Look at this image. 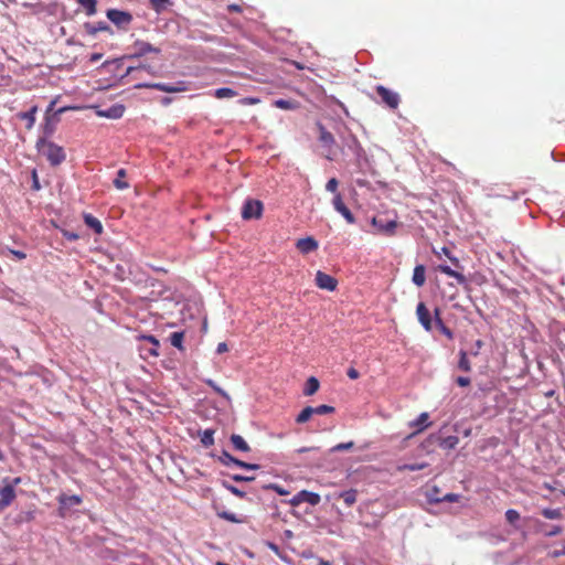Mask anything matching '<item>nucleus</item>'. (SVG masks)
<instances>
[{
  "instance_id": "nucleus-1",
  "label": "nucleus",
  "mask_w": 565,
  "mask_h": 565,
  "mask_svg": "<svg viewBox=\"0 0 565 565\" xmlns=\"http://www.w3.org/2000/svg\"><path fill=\"white\" fill-rule=\"evenodd\" d=\"M36 149L39 153L46 158L52 167H57L65 161L66 154L64 149L46 139V137L40 138L36 141Z\"/></svg>"
},
{
  "instance_id": "nucleus-2",
  "label": "nucleus",
  "mask_w": 565,
  "mask_h": 565,
  "mask_svg": "<svg viewBox=\"0 0 565 565\" xmlns=\"http://www.w3.org/2000/svg\"><path fill=\"white\" fill-rule=\"evenodd\" d=\"M132 47H134L135 51L131 54L125 55L121 58L114 60L113 62L106 61L103 64V66H106V65H108L110 63H115V64H117L119 66V65H121V61L124 58H126V60H135V58H140V57L145 56L148 53H156V54L160 53V49L159 47H156L152 44H150L148 42H145V41H141V40H137L134 43Z\"/></svg>"
},
{
  "instance_id": "nucleus-3",
  "label": "nucleus",
  "mask_w": 565,
  "mask_h": 565,
  "mask_svg": "<svg viewBox=\"0 0 565 565\" xmlns=\"http://www.w3.org/2000/svg\"><path fill=\"white\" fill-rule=\"evenodd\" d=\"M317 129L319 132L318 140L326 150L323 153L324 158H327L328 160H333L335 154V139L333 135L330 131H328L321 122H317Z\"/></svg>"
},
{
  "instance_id": "nucleus-4",
  "label": "nucleus",
  "mask_w": 565,
  "mask_h": 565,
  "mask_svg": "<svg viewBox=\"0 0 565 565\" xmlns=\"http://www.w3.org/2000/svg\"><path fill=\"white\" fill-rule=\"evenodd\" d=\"M459 444V437L451 435L443 437L440 433L430 434L428 438L424 443V447L430 445H438L440 448L445 450H451L457 447Z\"/></svg>"
},
{
  "instance_id": "nucleus-5",
  "label": "nucleus",
  "mask_w": 565,
  "mask_h": 565,
  "mask_svg": "<svg viewBox=\"0 0 565 565\" xmlns=\"http://www.w3.org/2000/svg\"><path fill=\"white\" fill-rule=\"evenodd\" d=\"M136 88H151L166 93H180L188 90V85L183 81L177 83H139Z\"/></svg>"
},
{
  "instance_id": "nucleus-6",
  "label": "nucleus",
  "mask_w": 565,
  "mask_h": 565,
  "mask_svg": "<svg viewBox=\"0 0 565 565\" xmlns=\"http://www.w3.org/2000/svg\"><path fill=\"white\" fill-rule=\"evenodd\" d=\"M263 214V203L259 200L248 199L242 207L243 220L259 218Z\"/></svg>"
},
{
  "instance_id": "nucleus-7",
  "label": "nucleus",
  "mask_w": 565,
  "mask_h": 565,
  "mask_svg": "<svg viewBox=\"0 0 565 565\" xmlns=\"http://www.w3.org/2000/svg\"><path fill=\"white\" fill-rule=\"evenodd\" d=\"M54 105H55V102H51L49 105V108L46 110L45 124L43 126L44 135L46 137L51 136L54 132L55 125L60 120L58 116L66 110V107H62V108L57 109L53 115L50 116L49 113L53 110Z\"/></svg>"
},
{
  "instance_id": "nucleus-8",
  "label": "nucleus",
  "mask_w": 565,
  "mask_h": 565,
  "mask_svg": "<svg viewBox=\"0 0 565 565\" xmlns=\"http://www.w3.org/2000/svg\"><path fill=\"white\" fill-rule=\"evenodd\" d=\"M376 93L379 94V96L381 97L382 102L387 107H390L392 109H395V108L398 107L401 98H399V95L396 92L391 90V89L386 88L383 85H377L376 86Z\"/></svg>"
},
{
  "instance_id": "nucleus-9",
  "label": "nucleus",
  "mask_w": 565,
  "mask_h": 565,
  "mask_svg": "<svg viewBox=\"0 0 565 565\" xmlns=\"http://www.w3.org/2000/svg\"><path fill=\"white\" fill-rule=\"evenodd\" d=\"M106 15L118 28H125L132 21V15L129 12L118 9L107 10Z\"/></svg>"
},
{
  "instance_id": "nucleus-10",
  "label": "nucleus",
  "mask_w": 565,
  "mask_h": 565,
  "mask_svg": "<svg viewBox=\"0 0 565 565\" xmlns=\"http://www.w3.org/2000/svg\"><path fill=\"white\" fill-rule=\"evenodd\" d=\"M372 224L376 227L379 233L388 236L393 235L397 227V222L395 220H384L381 216L373 217Z\"/></svg>"
},
{
  "instance_id": "nucleus-11",
  "label": "nucleus",
  "mask_w": 565,
  "mask_h": 565,
  "mask_svg": "<svg viewBox=\"0 0 565 565\" xmlns=\"http://www.w3.org/2000/svg\"><path fill=\"white\" fill-rule=\"evenodd\" d=\"M332 205L334 210L340 213L349 224L355 223V217L349 207L344 204L340 193L333 196Z\"/></svg>"
},
{
  "instance_id": "nucleus-12",
  "label": "nucleus",
  "mask_w": 565,
  "mask_h": 565,
  "mask_svg": "<svg viewBox=\"0 0 565 565\" xmlns=\"http://www.w3.org/2000/svg\"><path fill=\"white\" fill-rule=\"evenodd\" d=\"M416 315L419 323L426 331L433 330V318L431 313L424 302H419L416 308Z\"/></svg>"
},
{
  "instance_id": "nucleus-13",
  "label": "nucleus",
  "mask_w": 565,
  "mask_h": 565,
  "mask_svg": "<svg viewBox=\"0 0 565 565\" xmlns=\"http://www.w3.org/2000/svg\"><path fill=\"white\" fill-rule=\"evenodd\" d=\"M316 285L320 289L333 291L338 286V280L334 277L318 270L316 274Z\"/></svg>"
},
{
  "instance_id": "nucleus-14",
  "label": "nucleus",
  "mask_w": 565,
  "mask_h": 565,
  "mask_svg": "<svg viewBox=\"0 0 565 565\" xmlns=\"http://www.w3.org/2000/svg\"><path fill=\"white\" fill-rule=\"evenodd\" d=\"M437 269L449 276V277H452L456 279L457 284L467 288L468 286V279L465 275H462V273H460L459 270L457 269H452L450 266L446 265V264H440L438 265Z\"/></svg>"
},
{
  "instance_id": "nucleus-15",
  "label": "nucleus",
  "mask_w": 565,
  "mask_h": 565,
  "mask_svg": "<svg viewBox=\"0 0 565 565\" xmlns=\"http://www.w3.org/2000/svg\"><path fill=\"white\" fill-rule=\"evenodd\" d=\"M319 244L317 239L311 236L299 238L296 243V247L302 254H309L318 248Z\"/></svg>"
},
{
  "instance_id": "nucleus-16",
  "label": "nucleus",
  "mask_w": 565,
  "mask_h": 565,
  "mask_svg": "<svg viewBox=\"0 0 565 565\" xmlns=\"http://www.w3.org/2000/svg\"><path fill=\"white\" fill-rule=\"evenodd\" d=\"M15 498L13 484H7L0 488V511L10 505Z\"/></svg>"
},
{
  "instance_id": "nucleus-17",
  "label": "nucleus",
  "mask_w": 565,
  "mask_h": 565,
  "mask_svg": "<svg viewBox=\"0 0 565 565\" xmlns=\"http://www.w3.org/2000/svg\"><path fill=\"white\" fill-rule=\"evenodd\" d=\"M125 106L120 104L113 105L107 109L99 110L97 114L100 117L110 118V119H119L124 116Z\"/></svg>"
},
{
  "instance_id": "nucleus-18",
  "label": "nucleus",
  "mask_w": 565,
  "mask_h": 565,
  "mask_svg": "<svg viewBox=\"0 0 565 565\" xmlns=\"http://www.w3.org/2000/svg\"><path fill=\"white\" fill-rule=\"evenodd\" d=\"M299 498L301 500V503L306 502V503H309L312 507L318 505L320 503V501H321V498H320V495L318 493L311 492V491H307V490L299 491Z\"/></svg>"
},
{
  "instance_id": "nucleus-19",
  "label": "nucleus",
  "mask_w": 565,
  "mask_h": 565,
  "mask_svg": "<svg viewBox=\"0 0 565 565\" xmlns=\"http://www.w3.org/2000/svg\"><path fill=\"white\" fill-rule=\"evenodd\" d=\"M434 318H435V326L436 328L443 333L445 334L448 339H452L454 338V333L444 323V321L441 320L440 318V310L438 308L435 309V312H434Z\"/></svg>"
},
{
  "instance_id": "nucleus-20",
  "label": "nucleus",
  "mask_w": 565,
  "mask_h": 565,
  "mask_svg": "<svg viewBox=\"0 0 565 565\" xmlns=\"http://www.w3.org/2000/svg\"><path fill=\"white\" fill-rule=\"evenodd\" d=\"M84 29L89 35H96L98 32L108 31L109 25L104 21L97 23L86 22Z\"/></svg>"
},
{
  "instance_id": "nucleus-21",
  "label": "nucleus",
  "mask_w": 565,
  "mask_h": 565,
  "mask_svg": "<svg viewBox=\"0 0 565 565\" xmlns=\"http://www.w3.org/2000/svg\"><path fill=\"white\" fill-rule=\"evenodd\" d=\"M84 223L92 228L96 234L100 235L103 233V225L98 218L93 216L89 213H85L84 216Z\"/></svg>"
},
{
  "instance_id": "nucleus-22",
  "label": "nucleus",
  "mask_w": 565,
  "mask_h": 565,
  "mask_svg": "<svg viewBox=\"0 0 565 565\" xmlns=\"http://www.w3.org/2000/svg\"><path fill=\"white\" fill-rule=\"evenodd\" d=\"M426 269L424 265H417L414 268L412 281L417 287H422L425 284L426 276H425Z\"/></svg>"
},
{
  "instance_id": "nucleus-23",
  "label": "nucleus",
  "mask_w": 565,
  "mask_h": 565,
  "mask_svg": "<svg viewBox=\"0 0 565 565\" xmlns=\"http://www.w3.org/2000/svg\"><path fill=\"white\" fill-rule=\"evenodd\" d=\"M231 443H232L233 447L238 451L248 452L250 450L249 445L246 443V440L241 435L233 434L231 436Z\"/></svg>"
},
{
  "instance_id": "nucleus-24",
  "label": "nucleus",
  "mask_w": 565,
  "mask_h": 565,
  "mask_svg": "<svg viewBox=\"0 0 565 565\" xmlns=\"http://www.w3.org/2000/svg\"><path fill=\"white\" fill-rule=\"evenodd\" d=\"M320 387V383L317 377L310 376L305 384L303 395L311 396L313 395Z\"/></svg>"
},
{
  "instance_id": "nucleus-25",
  "label": "nucleus",
  "mask_w": 565,
  "mask_h": 565,
  "mask_svg": "<svg viewBox=\"0 0 565 565\" xmlns=\"http://www.w3.org/2000/svg\"><path fill=\"white\" fill-rule=\"evenodd\" d=\"M339 498L343 500L347 507H352L358 499V490L349 489L339 493Z\"/></svg>"
},
{
  "instance_id": "nucleus-26",
  "label": "nucleus",
  "mask_w": 565,
  "mask_h": 565,
  "mask_svg": "<svg viewBox=\"0 0 565 565\" xmlns=\"http://www.w3.org/2000/svg\"><path fill=\"white\" fill-rule=\"evenodd\" d=\"M427 420H428V414L422 413L415 420L409 423V426L415 427L416 433H419L428 426Z\"/></svg>"
},
{
  "instance_id": "nucleus-27",
  "label": "nucleus",
  "mask_w": 565,
  "mask_h": 565,
  "mask_svg": "<svg viewBox=\"0 0 565 565\" xmlns=\"http://www.w3.org/2000/svg\"><path fill=\"white\" fill-rule=\"evenodd\" d=\"M36 110H38V108L35 106H33V107L30 108V110L19 114V117L21 119L26 120V128L28 129H31L34 126Z\"/></svg>"
},
{
  "instance_id": "nucleus-28",
  "label": "nucleus",
  "mask_w": 565,
  "mask_h": 565,
  "mask_svg": "<svg viewBox=\"0 0 565 565\" xmlns=\"http://www.w3.org/2000/svg\"><path fill=\"white\" fill-rule=\"evenodd\" d=\"M215 430L207 428L201 433V444L203 447L209 448L214 444Z\"/></svg>"
},
{
  "instance_id": "nucleus-29",
  "label": "nucleus",
  "mask_w": 565,
  "mask_h": 565,
  "mask_svg": "<svg viewBox=\"0 0 565 565\" xmlns=\"http://www.w3.org/2000/svg\"><path fill=\"white\" fill-rule=\"evenodd\" d=\"M77 2L83 9H85L88 17H92L96 13L97 0H77Z\"/></svg>"
},
{
  "instance_id": "nucleus-30",
  "label": "nucleus",
  "mask_w": 565,
  "mask_h": 565,
  "mask_svg": "<svg viewBox=\"0 0 565 565\" xmlns=\"http://www.w3.org/2000/svg\"><path fill=\"white\" fill-rule=\"evenodd\" d=\"M60 503L64 507H74L82 503V498L77 494L62 495L60 498Z\"/></svg>"
},
{
  "instance_id": "nucleus-31",
  "label": "nucleus",
  "mask_w": 565,
  "mask_h": 565,
  "mask_svg": "<svg viewBox=\"0 0 565 565\" xmlns=\"http://www.w3.org/2000/svg\"><path fill=\"white\" fill-rule=\"evenodd\" d=\"M126 177V170L125 169H119L117 171V175L116 178L114 179V185L118 189V190H125V189H128L129 188V184L128 182L124 181V178Z\"/></svg>"
},
{
  "instance_id": "nucleus-32",
  "label": "nucleus",
  "mask_w": 565,
  "mask_h": 565,
  "mask_svg": "<svg viewBox=\"0 0 565 565\" xmlns=\"http://www.w3.org/2000/svg\"><path fill=\"white\" fill-rule=\"evenodd\" d=\"M217 460L224 465V466H231V465H235L236 466V462L238 461L237 458L233 457L228 451L226 450H223L221 456H217L216 457Z\"/></svg>"
},
{
  "instance_id": "nucleus-33",
  "label": "nucleus",
  "mask_w": 565,
  "mask_h": 565,
  "mask_svg": "<svg viewBox=\"0 0 565 565\" xmlns=\"http://www.w3.org/2000/svg\"><path fill=\"white\" fill-rule=\"evenodd\" d=\"M427 501L431 504L441 503V497H439V489L438 487L434 486L431 489H429L426 492Z\"/></svg>"
},
{
  "instance_id": "nucleus-34",
  "label": "nucleus",
  "mask_w": 565,
  "mask_h": 565,
  "mask_svg": "<svg viewBox=\"0 0 565 565\" xmlns=\"http://www.w3.org/2000/svg\"><path fill=\"white\" fill-rule=\"evenodd\" d=\"M313 415V407L307 406L305 407L296 417V422L298 424H303L310 419V417Z\"/></svg>"
},
{
  "instance_id": "nucleus-35",
  "label": "nucleus",
  "mask_w": 565,
  "mask_h": 565,
  "mask_svg": "<svg viewBox=\"0 0 565 565\" xmlns=\"http://www.w3.org/2000/svg\"><path fill=\"white\" fill-rule=\"evenodd\" d=\"M237 93L230 88V87H221V88H217L214 93V96L216 98H220V99H223V98H232L234 96H236Z\"/></svg>"
},
{
  "instance_id": "nucleus-36",
  "label": "nucleus",
  "mask_w": 565,
  "mask_h": 565,
  "mask_svg": "<svg viewBox=\"0 0 565 565\" xmlns=\"http://www.w3.org/2000/svg\"><path fill=\"white\" fill-rule=\"evenodd\" d=\"M458 367L463 372H469L471 370V365L468 360L467 353L463 350H460L459 352Z\"/></svg>"
},
{
  "instance_id": "nucleus-37",
  "label": "nucleus",
  "mask_w": 565,
  "mask_h": 565,
  "mask_svg": "<svg viewBox=\"0 0 565 565\" xmlns=\"http://www.w3.org/2000/svg\"><path fill=\"white\" fill-rule=\"evenodd\" d=\"M505 520L508 521V523L518 529L519 525L516 523L520 520V513L514 509H509L505 511Z\"/></svg>"
},
{
  "instance_id": "nucleus-38",
  "label": "nucleus",
  "mask_w": 565,
  "mask_h": 565,
  "mask_svg": "<svg viewBox=\"0 0 565 565\" xmlns=\"http://www.w3.org/2000/svg\"><path fill=\"white\" fill-rule=\"evenodd\" d=\"M142 339L150 343H153V347L149 350V353L153 356H158L160 348L159 340L154 335H143Z\"/></svg>"
},
{
  "instance_id": "nucleus-39",
  "label": "nucleus",
  "mask_w": 565,
  "mask_h": 565,
  "mask_svg": "<svg viewBox=\"0 0 565 565\" xmlns=\"http://www.w3.org/2000/svg\"><path fill=\"white\" fill-rule=\"evenodd\" d=\"M274 105L277 107V108H280V109H295L297 107V103L291 100V99H276L274 102Z\"/></svg>"
},
{
  "instance_id": "nucleus-40",
  "label": "nucleus",
  "mask_w": 565,
  "mask_h": 565,
  "mask_svg": "<svg viewBox=\"0 0 565 565\" xmlns=\"http://www.w3.org/2000/svg\"><path fill=\"white\" fill-rule=\"evenodd\" d=\"M542 515L548 520H558L562 518V512L559 509L545 508L542 510Z\"/></svg>"
},
{
  "instance_id": "nucleus-41",
  "label": "nucleus",
  "mask_w": 565,
  "mask_h": 565,
  "mask_svg": "<svg viewBox=\"0 0 565 565\" xmlns=\"http://www.w3.org/2000/svg\"><path fill=\"white\" fill-rule=\"evenodd\" d=\"M183 338H184L183 332H173V333H171V335H170V342H171V344H172L174 348H177V349H179V350H183V345H182V343H183Z\"/></svg>"
},
{
  "instance_id": "nucleus-42",
  "label": "nucleus",
  "mask_w": 565,
  "mask_h": 565,
  "mask_svg": "<svg viewBox=\"0 0 565 565\" xmlns=\"http://www.w3.org/2000/svg\"><path fill=\"white\" fill-rule=\"evenodd\" d=\"M222 487L225 488L227 491H230L231 493H233L234 495L238 497V498H245L246 493L244 491H242L241 489H238L237 487L231 484L230 482L223 480L221 482Z\"/></svg>"
},
{
  "instance_id": "nucleus-43",
  "label": "nucleus",
  "mask_w": 565,
  "mask_h": 565,
  "mask_svg": "<svg viewBox=\"0 0 565 565\" xmlns=\"http://www.w3.org/2000/svg\"><path fill=\"white\" fill-rule=\"evenodd\" d=\"M218 518L230 521L232 523H242L243 520L238 519L235 513L228 511H222L216 513Z\"/></svg>"
},
{
  "instance_id": "nucleus-44",
  "label": "nucleus",
  "mask_w": 565,
  "mask_h": 565,
  "mask_svg": "<svg viewBox=\"0 0 565 565\" xmlns=\"http://www.w3.org/2000/svg\"><path fill=\"white\" fill-rule=\"evenodd\" d=\"M205 383L215 392L217 393L218 395H221L222 397H224L226 401H230V395L222 388L220 387L213 380H206Z\"/></svg>"
},
{
  "instance_id": "nucleus-45",
  "label": "nucleus",
  "mask_w": 565,
  "mask_h": 565,
  "mask_svg": "<svg viewBox=\"0 0 565 565\" xmlns=\"http://www.w3.org/2000/svg\"><path fill=\"white\" fill-rule=\"evenodd\" d=\"M263 489H265V490H274L279 495H287V494H289L288 490L284 489L282 487H280L279 484H276V483L264 484Z\"/></svg>"
},
{
  "instance_id": "nucleus-46",
  "label": "nucleus",
  "mask_w": 565,
  "mask_h": 565,
  "mask_svg": "<svg viewBox=\"0 0 565 565\" xmlns=\"http://www.w3.org/2000/svg\"><path fill=\"white\" fill-rule=\"evenodd\" d=\"M334 412L333 406L329 405H319L317 407H313V415H324V414H331Z\"/></svg>"
},
{
  "instance_id": "nucleus-47",
  "label": "nucleus",
  "mask_w": 565,
  "mask_h": 565,
  "mask_svg": "<svg viewBox=\"0 0 565 565\" xmlns=\"http://www.w3.org/2000/svg\"><path fill=\"white\" fill-rule=\"evenodd\" d=\"M149 1L151 3L152 8L158 12L164 10L170 2V0H149Z\"/></svg>"
},
{
  "instance_id": "nucleus-48",
  "label": "nucleus",
  "mask_w": 565,
  "mask_h": 565,
  "mask_svg": "<svg viewBox=\"0 0 565 565\" xmlns=\"http://www.w3.org/2000/svg\"><path fill=\"white\" fill-rule=\"evenodd\" d=\"M31 179H32L31 189L33 191H40L42 186H41V183H40V180H39V175H38L36 169H33L31 171Z\"/></svg>"
},
{
  "instance_id": "nucleus-49",
  "label": "nucleus",
  "mask_w": 565,
  "mask_h": 565,
  "mask_svg": "<svg viewBox=\"0 0 565 565\" xmlns=\"http://www.w3.org/2000/svg\"><path fill=\"white\" fill-rule=\"evenodd\" d=\"M428 466L427 462H420V463H406L403 466V469L404 470H408V471H418V470H422L424 468H426Z\"/></svg>"
},
{
  "instance_id": "nucleus-50",
  "label": "nucleus",
  "mask_w": 565,
  "mask_h": 565,
  "mask_svg": "<svg viewBox=\"0 0 565 565\" xmlns=\"http://www.w3.org/2000/svg\"><path fill=\"white\" fill-rule=\"evenodd\" d=\"M338 185H339V182L335 178H331L327 184H326V190L328 192H331V193H334V195L338 193Z\"/></svg>"
},
{
  "instance_id": "nucleus-51",
  "label": "nucleus",
  "mask_w": 565,
  "mask_h": 565,
  "mask_svg": "<svg viewBox=\"0 0 565 565\" xmlns=\"http://www.w3.org/2000/svg\"><path fill=\"white\" fill-rule=\"evenodd\" d=\"M353 446H354L353 441L341 443V444H338L334 447H332L331 451L332 452L344 451V450L351 449Z\"/></svg>"
},
{
  "instance_id": "nucleus-52",
  "label": "nucleus",
  "mask_w": 565,
  "mask_h": 565,
  "mask_svg": "<svg viewBox=\"0 0 565 565\" xmlns=\"http://www.w3.org/2000/svg\"><path fill=\"white\" fill-rule=\"evenodd\" d=\"M236 466L246 470H257L259 469V465L257 463H248L243 460H239L236 462Z\"/></svg>"
},
{
  "instance_id": "nucleus-53",
  "label": "nucleus",
  "mask_w": 565,
  "mask_h": 565,
  "mask_svg": "<svg viewBox=\"0 0 565 565\" xmlns=\"http://www.w3.org/2000/svg\"><path fill=\"white\" fill-rule=\"evenodd\" d=\"M231 479L236 482H252L255 480V477L253 476H243V475H233L231 476Z\"/></svg>"
},
{
  "instance_id": "nucleus-54",
  "label": "nucleus",
  "mask_w": 565,
  "mask_h": 565,
  "mask_svg": "<svg viewBox=\"0 0 565 565\" xmlns=\"http://www.w3.org/2000/svg\"><path fill=\"white\" fill-rule=\"evenodd\" d=\"M61 233L63 237L71 242L77 241L79 238V235L77 233L71 232L68 230H61Z\"/></svg>"
},
{
  "instance_id": "nucleus-55",
  "label": "nucleus",
  "mask_w": 565,
  "mask_h": 565,
  "mask_svg": "<svg viewBox=\"0 0 565 565\" xmlns=\"http://www.w3.org/2000/svg\"><path fill=\"white\" fill-rule=\"evenodd\" d=\"M347 146L349 147V149H351L353 152L356 151V148L358 147H362L360 141L358 140V138L354 136V135H350V140L349 142L347 143Z\"/></svg>"
},
{
  "instance_id": "nucleus-56",
  "label": "nucleus",
  "mask_w": 565,
  "mask_h": 565,
  "mask_svg": "<svg viewBox=\"0 0 565 565\" xmlns=\"http://www.w3.org/2000/svg\"><path fill=\"white\" fill-rule=\"evenodd\" d=\"M460 499V494L457 493H447L441 497V502H457Z\"/></svg>"
},
{
  "instance_id": "nucleus-57",
  "label": "nucleus",
  "mask_w": 565,
  "mask_h": 565,
  "mask_svg": "<svg viewBox=\"0 0 565 565\" xmlns=\"http://www.w3.org/2000/svg\"><path fill=\"white\" fill-rule=\"evenodd\" d=\"M562 533V526L552 525L551 529L545 533L546 536L552 537Z\"/></svg>"
},
{
  "instance_id": "nucleus-58",
  "label": "nucleus",
  "mask_w": 565,
  "mask_h": 565,
  "mask_svg": "<svg viewBox=\"0 0 565 565\" xmlns=\"http://www.w3.org/2000/svg\"><path fill=\"white\" fill-rule=\"evenodd\" d=\"M456 383L461 387H466L470 384V379L466 376H458L456 379Z\"/></svg>"
},
{
  "instance_id": "nucleus-59",
  "label": "nucleus",
  "mask_w": 565,
  "mask_h": 565,
  "mask_svg": "<svg viewBox=\"0 0 565 565\" xmlns=\"http://www.w3.org/2000/svg\"><path fill=\"white\" fill-rule=\"evenodd\" d=\"M115 276H116L119 280H124V279H125V270H124L122 266H120V265H117V266H116V273H115Z\"/></svg>"
},
{
  "instance_id": "nucleus-60",
  "label": "nucleus",
  "mask_w": 565,
  "mask_h": 565,
  "mask_svg": "<svg viewBox=\"0 0 565 565\" xmlns=\"http://www.w3.org/2000/svg\"><path fill=\"white\" fill-rule=\"evenodd\" d=\"M347 374L351 380H356L360 376V373L354 367H350Z\"/></svg>"
},
{
  "instance_id": "nucleus-61",
  "label": "nucleus",
  "mask_w": 565,
  "mask_h": 565,
  "mask_svg": "<svg viewBox=\"0 0 565 565\" xmlns=\"http://www.w3.org/2000/svg\"><path fill=\"white\" fill-rule=\"evenodd\" d=\"M228 350V347L225 342H220L216 348V353L222 354Z\"/></svg>"
},
{
  "instance_id": "nucleus-62",
  "label": "nucleus",
  "mask_w": 565,
  "mask_h": 565,
  "mask_svg": "<svg viewBox=\"0 0 565 565\" xmlns=\"http://www.w3.org/2000/svg\"><path fill=\"white\" fill-rule=\"evenodd\" d=\"M289 503L292 507H298L299 504H301V500L299 498V492L289 500Z\"/></svg>"
},
{
  "instance_id": "nucleus-63",
  "label": "nucleus",
  "mask_w": 565,
  "mask_h": 565,
  "mask_svg": "<svg viewBox=\"0 0 565 565\" xmlns=\"http://www.w3.org/2000/svg\"><path fill=\"white\" fill-rule=\"evenodd\" d=\"M448 258H449V260L451 262V264L455 266V268L457 270L458 269H462V266H461V264H460V262H459V259L457 257H454V256L450 255Z\"/></svg>"
},
{
  "instance_id": "nucleus-64",
  "label": "nucleus",
  "mask_w": 565,
  "mask_h": 565,
  "mask_svg": "<svg viewBox=\"0 0 565 565\" xmlns=\"http://www.w3.org/2000/svg\"><path fill=\"white\" fill-rule=\"evenodd\" d=\"M358 160L365 157V150L362 147H358L356 151L353 152Z\"/></svg>"
}]
</instances>
